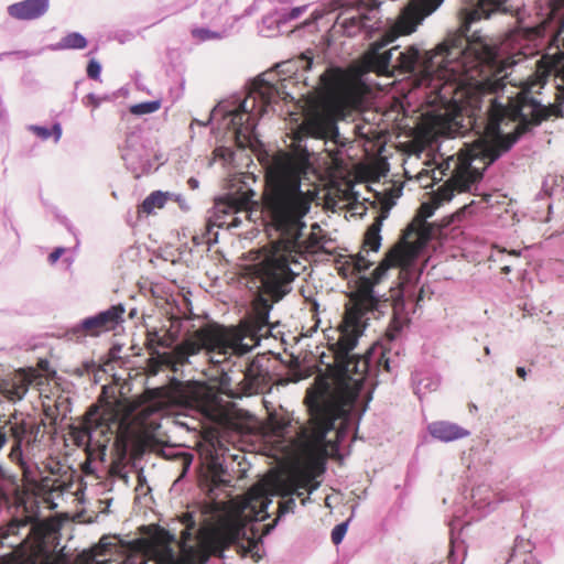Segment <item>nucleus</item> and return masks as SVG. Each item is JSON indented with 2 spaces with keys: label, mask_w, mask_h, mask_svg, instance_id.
Wrapping results in <instances>:
<instances>
[{
  "label": "nucleus",
  "mask_w": 564,
  "mask_h": 564,
  "mask_svg": "<svg viewBox=\"0 0 564 564\" xmlns=\"http://www.w3.org/2000/svg\"><path fill=\"white\" fill-rule=\"evenodd\" d=\"M471 21L489 18L507 0H469ZM443 0H411L401 11L394 25L382 30L370 44L367 53L369 67L378 74L392 76L394 72L414 76L415 87L424 94L425 101L434 108V120L442 115L475 107L477 102L509 88L518 87L507 82L510 68L523 58L538 54L536 33L514 30L499 45L478 41L468 43L460 39L440 44L422 55L415 45L404 51L393 46L382 52L399 35L414 32L425 17L433 13Z\"/></svg>",
  "instance_id": "1"
},
{
  "label": "nucleus",
  "mask_w": 564,
  "mask_h": 564,
  "mask_svg": "<svg viewBox=\"0 0 564 564\" xmlns=\"http://www.w3.org/2000/svg\"><path fill=\"white\" fill-rule=\"evenodd\" d=\"M364 329L361 315H346L337 329L338 338L332 344L334 366L327 375L316 377L307 389L306 425L293 423L288 414L271 415L272 432L283 458L319 460L338 456L341 444L356 431L367 410L381 367L387 372L398 367L397 356H390V346L373 345L365 356L351 354Z\"/></svg>",
  "instance_id": "2"
},
{
  "label": "nucleus",
  "mask_w": 564,
  "mask_h": 564,
  "mask_svg": "<svg viewBox=\"0 0 564 564\" xmlns=\"http://www.w3.org/2000/svg\"><path fill=\"white\" fill-rule=\"evenodd\" d=\"M546 78L545 69L534 72L516 91L508 90L477 102L475 107L452 111L434 120L440 135L455 138L465 135L470 129L477 135L473 144L460 152L449 182L434 192L436 205L452 200L455 191H471L486 169L509 151L520 137L551 117H564L563 95L557 104H544L538 98Z\"/></svg>",
  "instance_id": "3"
},
{
  "label": "nucleus",
  "mask_w": 564,
  "mask_h": 564,
  "mask_svg": "<svg viewBox=\"0 0 564 564\" xmlns=\"http://www.w3.org/2000/svg\"><path fill=\"white\" fill-rule=\"evenodd\" d=\"M316 194L302 189L300 166L286 155L274 156L265 172L261 196V214L268 227L279 234L270 249L263 250L254 263L261 282V294L254 302L249 332L262 335L269 325L271 303L281 301L292 291V282L305 269V253L323 247L317 232L301 240L304 220Z\"/></svg>",
  "instance_id": "4"
},
{
  "label": "nucleus",
  "mask_w": 564,
  "mask_h": 564,
  "mask_svg": "<svg viewBox=\"0 0 564 564\" xmlns=\"http://www.w3.org/2000/svg\"><path fill=\"white\" fill-rule=\"evenodd\" d=\"M289 70V63H283L276 65L274 70L262 73L250 83L243 99L223 100L212 110L207 122L194 119L193 123L206 126L214 122L216 129L228 134L237 147L256 149L260 144L256 132L259 119L271 105L292 98L286 91L289 79L281 77L282 73Z\"/></svg>",
  "instance_id": "5"
},
{
  "label": "nucleus",
  "mask_w": 564,
  "mask_h": 564,
  "mask_svg": "<svg viewBox=\"0 0 564 564\" xmlns=\"http://www.w3.org/2000/svg\"><path fill=\"white\" fill-rule=\"evenodd\" d=\"M421 250L420 237L411 227L402 239L387 252L384 259L373 270L371 278L368 280L369 284H378L390 268L398 267L400 269L399 288L391 290L393 324L387 334L389 341L397 338V333L409 321V303H415L417 306L424 299V288L419 285L422 271L416 264Z\"/></svg>",
  "instance_id": "6"
},
{
  "label": "nucleus",
  "mask_w": 564,
  "mask_h": 564,
  "mask_svg": "<svg viewBox=\"0 0 564 564\" xmlns=\"http://www.w3.org/2000/svg\"><path fill=\"white\" fill-rule=\"evenodd\" d=\"M197 341H187L185 345L176 346L171 352H165L161 359L173 371H177V366H183L188 361L191 355H195L200 348L213 354L212 361L219 364L221 356L224 359L229 355L242 356L250 351V347L241 341L234 333L220 326H207L196 332Z\"/></svg>",
  "instance_id": "7"
},
{
  "label": "nucleus",
  "mask_w": 564,
  "mask_h": 564,
  "mask_svg": "<svg viewBox=\"0 0 564 564\" xmlns=\"http://www.w3.org/2000/svg\"><path fill=\"white\" fill-rule=\"evenodd\" d=\"M380 4L381 0H326L322 9L314 11L313 17L319 20L339 8L356 6V12L345 10L336 17L333 31L349 37L361 35L364 40H372L383 30L377 12Z\"/></svg>",
  "instance_id": "8"
},
{
  "label": "nucleus",
  "mask_w": 564,
  "mask_h": 564,
  "mask_svg": "<svg viewBox=\"0 0 564 564\" xmlns=\"http://www.w3.org/2000/svg\"><path fill=\"white\" fill-rule=\"evenodd\" d=\"M256 180L249 174H236L230 180L229 193L226 200H218L206 223L207 232L210 234L214 227H238L240 220L232 216L238 212L258 210L260 203L254 199L256 192L251 188V183Z\"/></svg>",
  "instance_id": "9"
},
{
  "label": "nucleus",
  "mask_w": 564,
  "mask_h": 564,
  "mask_svg": "<svg viewBox=\"0 0 564 564\" xmlns=\"http://www.w3.org/2000/svg\"><path fill=\"white\" fill-rule=\"evenodd\" d=\"M6 425H9L12 438L9 458L21 467L26 482L36 485L41 470L33 457L34 447L39 442L40 425L31 416L19 419L17 414L11 415Z\"/></svg>",
  "instance_id": "10"
},
{
  "label": "nucleus",
  "mask_w": 564,
  "mask_h": 564,
  "mask_svg": "<svg viewBox=\"0 0 564 564\" xmlns=\"http://www.w3.org/2000/svg\"><path fill=\"white\" fill-rule=\"evenodd\" d=\"M338 110L330 105H324L310 110L299 127L295 141L302 147L303 138L311 137L324 140L325 144L332 142L335 148L327 149L329 156L336 159L339 154L338 148H344L346 141L340 137L337 127Z\"/></svg>",
  "instance_id": "11"
},
{
  "label": "nucleus",
  "mask_w": 564,
  "mask_h": 564,
  "mask_svg": "<svg viewBox=\"0 0 564 564\" xmlns=\"http://www.w3.org/2000/svg\"><path fill=\"white\" fill-rule=\"evenodd\" d=\"M113 421L115 413L109 404L107 406L91 405L78 429L77 443L85 445L87 448L104 452L110 441Z\"/></svg>",
  "instance_id": "12"
},
{
  "label": "nucleus",
  "mask_w": 564,
  "mask_h": 564,
  "mask_svg": "<svg viewBox=\"0 0 564 564\" xmlns=\"http://www.w3.org/2000/svg\"><path fill=\"white\" fill-rule=\"evenodd\" d=\"M124 307L122 304L112 305L94 316L84 318L73 326L68 334L72 338L80 339L86 336L96 337L102 333L113 330L122 321Z\"/></svg>",
  "instance_id": "13"
},
{
  "label": "nucleus",
  "mask_w": 564,
  "mask_h": 564,
  "mask_svg": "<svg viewBox=\"0 0 564 564\" xmlns=\"http://www.w3.org/2000/svg\"><path fill=\"white\" fill-rule=\"evenodd\" d=\"M120 152L126 166L135 177H140L142 174L149 173L152 170L151 159L153 152L147 145L140 130H133L127 134L124 143L120 148Z\"/></svg>",
  "instance_id": "14"
},
{
  "label": "nucleus",
  "mask_w": 564,
  "mask_h": 564,
  "mask_svg": "<svg viewBox=\"0 0 564 564\" xmlns=\"http://www.w3.org/2000/svg\"><path fill=\"white\" fill-rule=\"evenodd\" d=\"M316 488L317 484H313V477L310 474H296L279 482L278 495L282 498L279 503V518L294 512L296 506L294 495L302 497L303 490L312 494Z\"/></svg>",
  "instance_id": "15"
},
{
  "label": "nucleus",
  "mask_w": 564,
  "mask_h": 564,
  "mask_svg": "<svg viewBox=\"0 0 564 564\" xmlns=\"http://www.w3.org/2000/svg\"><path fill=\"white\" fill-rule=\"evenodd\" d=\"M516 497V492L497 494L489 486L480 485L473 489L470 520H479L490 513L496 503L509 500Z\"/></svg>",
  "instance_id": "16"
},
{
  "label": "nucleus",
  "mask_w": 564,
  "mask_h": 564,
  "mask_svg": "<svg viewBox=\"0 0 564 564\" xmlns=\"http://www.w3.org/2000/svg\"><path fill=\"white\" fill-rule=\"evenodd\" d=\"M199 15L205 23L224 26L231 32L238 21V17L232 13L229 0H204Z\"/></svg>",
  "instance_id": "17"
},
{
  "label": "nucleus",
  "mask_w": 564,
  "mask_h": 564,
  "mask_svg": "<svg viewBox=\"0 0 564 564\" xmlns=\"http://www.w3.org/2000/svg\"><path fill=\"white\" fill-rule=\"evenodd\" d=\"M380 227L381 223L377 220L368 228L362 249L357 254L350 256L349 260L346 262V264L351 268L352 273L361 274L371 265L372 262L368 259V253L369 251L377 252L380 249Z\"/></svg>",
  "instance_id": "18"
},
{
  "label": "nucleus",
  "mask_w": 564,
  "mask_h": 564,
  "mask_svg": "<svg viewBox=\"0 0 564 564\" xmlns=\"http://www.w3.org/2000/svg\"><path fill=\"white\" fill-rule=\"evenodd\" d=\"M305 9V6L295 8L283 6L281 8H276L262 18L259 32L265 37L275 36L281 32V28L286 22L300 18Z\"/></svg>",
  "instance_id": "19"
},
{
  "label": "nucleus",
  "mask_w": 564,
  "mask_h": 564,
  "mask_svg": "<svg viewBox=\"0 0 564 564\" xmlns=\"http://www.w3.org/2000/svg\"><path fill=\"white\" fill-rule=\"evenodd\" d=\"M32 383V377L23 369L8 373L0 381V392L10 401L21 400Z\"/></svg>",
  "instance_id": "20"
},
{
  "label": "nucleus",
  "mask_w": 564,
  "mask_h": 564,
  "mask_svg": "<svg viewBox=\"0 0 564 564\" xmlns=\"http://www.w3.org/2000/svg\"><path fill=\"white\" fill-rule=\"evenodd\" d=\"M50 7V0H23L8 7L10 17L17 20H36L43 17Z\"/></svg>",
  "instance_id": "21"
},
{
  "label": "nucleus",
  "mask_w": 564,
  "mask_h": 564,
  "mask_svg": "<svg viewBox=\"0 0 564 564\" xmlns=\"http://www.w3.org/2000/svg\"><path fill=\"white\" fill-rule=\"evenodd\" d=\"M430 435L444 443L454 442L470 435V432L449 421H435L427 425Z\"/></svg>",
  "instance_id": "22"
},
{
  "label": "nucleus",
  "mask_w": 564,
  "mask_h": 564,
  "mask_svg": "<svg viewBox=\"0 0 564 564\" xmlns=\"http://www.w3.org/2000/svg\"><path fill=\"white\" fill-rule=\"evenodd\" d=\"M231 31L224 26L216 24H207L203 21V25L193 26L191 29V36L196 43H204L208 41H220L229 36Z\"/></svg>",
  "instance_id": "23"
},
{
  "label": "nucleus",
  "mask_w": 564,
  "mask_h": 564,
  "mask_svg": "<svg viewBox=\"0 0 564 564\" xmlns=\"http://www.w3.org/2000/svg\"><path fill=\"white\" fill-rule=\"evenodd\" d=\"M160 402L162 405H186L192 401L191 393L183 387L182 383L176 382L169 389L160 390Z\"/></svg>",
  "instance_id": "24"
},
{
  "label": "nucleus",
  "mask_w": 564,
  "mask_h": 564,
  "mask_svg": "<svg viewBox=\"0 0 564 564\" xmlns=\"http://www.w3.org/2000/svg\"><path fill=\"white\" fill-rule=\"evenodd\" d=\"M414 392L419 398L435 391L441 384V377L431 372L416 371L412 376Z\"/></svg>",
  "instance_id": "25"
},
{
  "label": "nucleus",
  "mask_w": 564,
  "mask_h": 564,
  "mask_svg": "<svg viewBox=\"0 0 564 564\" xmlns=\"http://www.w3.org/2000/svg\"><path fill=\"white\" fill-rule=\"evenodd\" d=\"M271 503V499L264 495L262 488H257L254 491L250 492V498L246 503V508L250 509L254 519L265 520L269 516L267 513V509Z\"/></svg>",
  "instance_id": "26"
},
{
  "label": "nucleus",
  "mask_w": 564,
  "mask_h": 564,
  "mask_svg": "<svg viewBox=\"0 0 564 564\" xmlns=\"http://www.w3.org/2000/svg\"><path fill=\"white\" fill-rule=\"evenodd\" d=\"M29 524V519H12L8 524L0 527V546L15 547L19 543L13 540L21 528Z\"/></svg>",
  "instance_id": "27"
},
{
  "label": "nucleus",
  "mask_w": 564,
  "mask_h": 564,
  "mask_svg": "<svg viewBox=\"0 0 564 564\" xmlns=\"http://www.w3.org/2000/svg\"><path fill=\"white\" fill-rule=\"evenodd\" d=\"M173 196L171 192L154 191L139 206V213L150 215L154 209L163 208Z\"/></svg>",
  "instance_id": "28"
},
{
  "label": "nucleus",
  "mask_w": 564,
  "mask_h": 564,
  "mask_svg": "<svg viewBox=\"0 0 564 564\" xmlns=\"http://www.w3.org/2000/svg\"><path fill=\"white\" fill-rule=\"evenodd\" d=\"M319 84L326 94H335L344 85V74L340 69H326L319 75Z\"/></svg>",
  "instance_id": "29"
},
{
  "label": "nucleus",
  "mask_w": 564,
  "mask_h": 564,
  "mask_svg": "<svg viewBox=\"0 0 564 564\" xmlns=\"http://www.w3.org/2000/svg\"><path fill=\"white\" fill-rule=\"evenodd\" d=\"M86 37L78 33L72 32L66 34L58 43L52 46L53 50H83L87 46Z\"/></svg>",
  "instance_id": "30"
},
{
  "label": "nucleus",
  "mask_w": 564,
  "mask_h": 564,
  "mask_svg": "<svg viewBox=\"0 0 564 564\" xmlns=\"http://www.w3.org/2000/svg\"><path fill=\"white\" fill-rule=\"evenodd\" d=\"M29 129L42 140H47L53 135L54 141L58 142L62 137V127L59 123H54L52 129L42 126H30Z\"/></svg>",
  "instance_id": "31"
},
{
  "label": "nucleus",
  "mask_w": 564,
  "mask_h": 564,
  "mask_svg": "<svg viewBox=\"0 0 564 564\" xmlns=\"http://www.w3.org/2000/svg\"><path fill=\"white\" fill-rule=\"evenodd\" d=\"M160 107H161L160 100L145 101V102H140V104L133 105L130 108V111L133 115H147V113L155 112L156 110L160 109Z\"/></svg>",
  "instance_id": "32"
},
{
  "label": "nucleus",
  "mask_w": 564,
  "mask_h": 564,
  "mask_svg": "<svg viewBox=\"0 0 564 564\" xmlns=\"http://www.w3.org/2000/svg\"><path fill=\"white\" fill-rule=\"evenodd\" d=\"M149 340L151 343H156V345L160 347L167 348L174 344V341L176 340V337L174 335H172L171 333L160 335L158 332H154V333H149Z\"/></svg>",
  "instance_id": "33"
},
{
  "label": "nucleus",
  "mask_w": 564,
  "mask_h": 564,
  "mask_svg": "<svg viewBox=\"0 0 564 564\" xmlns=\"http://www.w3.org/2000/svg\"><path fill=\"white\" fill-rule=\"evenodd\" d=\"M347 529H348V522H341L337 525L334 527V529L332 530V534H330V538H332V542L335 544V545H338L339 543H341V541L344 540L346 533H347Z\"/></svg>",
  "instance_id": "34"
},
{
  "label": "nucleus",
  "mask_w": 564,
  "mask_h": 564,
  "mask_svg": "<svg viewBox=\"0 0 564 564\" xmlns=\"http://www.w3.org/2000/svg\"><path fill=\"white\" fill-rule=\"evenodd\" d=\"M557 181L558 178L556 175H547L542 183V188L538 197L541 198L542 195L550 196L552 194L553 187L557 185Z\"/></svg>",
  "instance_id": "35"
},
{
  "label": "nucleus",
  "mask_w": 564,
  "mask_h": 564,
  "mask_svg": "<svg viewBox=\"0 0 564 564\" xmlns=\"http://www.w3.org/2000/svg\"><path fill=\"white\" fill-rule=\"evenodd\" d=\"M106 100H109L108 96H98L96 94L90 93L87 96H85V98L83 99V102L86 106H91L94 109H96L101 105L102 101H106Z\"/></svg>",
  "instance_id": "36"
},
{
  "label": "nucleus",
  "mask_w": 564,
  "mask_h": 564,
  "mask_svg": "<svg viewBox=\"0 0 564 564\" xmlns=\"http://www.w3.org/2000/svg\"><path fill=\"white\" fill-rule=\"evenodd\" d=\"M101 73V65L96 59H90L87 66V76L91 79H99Z\"/></svg>",
  "instance_id": "37"
},
{
  "label": "nucleus",
  "mask_w": 564,
  "mask_h": 564,
  "mask_svg": "<svg viewBox=\"0 0 564 564\" xmlns=\"http://www.w3.org/2000/svg\"><path fill=\"white\" fill-rule=\"evenodd\" d=\"M525 553V552H531V543L530 541H524V540H519L517 539L516 540V545H514V550H513V554H512V557H516L518 555V553Z\"/></svg>",
  "instance_id": "38"
},
{
  "label": "nucleus",
  "mask_w": 564,
  "mask_h": 564,
  "mask_svg": "<svg viewBox=\"0 0 564 564\" xmlns=\"http://www.w3.org/2000/svg\"><path fill=\"white\" fill-rule=\"evenodd\" d=\"M231 530H232V538L235 540H238L240 538L243 539L247 535L246 527L243 524L239 523V522L232 523Z\"/></svg>",
  "instance_id": "39"
},
{
  "label": "nucleus",
  "mask_w": 564,
  "mask_h": 564,
  "mask_svg": "<svg viewBox=\"0 0 564 564\" xmlns=\"http://www.w3.org/2000/svg\"><path fill=\"white\" fill-rule=\"evenodd\" d=\"M64 252H65V248H63V247L56 248L53 252L50 253L48 262L51 264H54L62 257V254Z\"/></svg>",
  "instance_id": "40"
},
{
  "label": "nucleus",
  "mask_w": 564,
  "mask_h": 564,
  "mask_svg": "<svg viewBox=\"0 0 564 564\" xmlns=\"http://www.w3.org/2000/svg\"><path fill=\"white\" fill-rule=\"evenodd\" d=\"M300 63H301V68L303 70H308L312 67L313 59L311 57H307L306 55H303L302 58L300 59Z\"/></svg>",
  "instance_id": "41"
},
{
  "label": "nucleus",
  "mask_w": 564,
  "mask_h": 564,
  "mask_svg": "<svg viewBox=\"0 0 564 564\" xmlns=\"http://www.w3.org/2000/svg\"><path fill=\"white\" fill-rule=\"evenodd\" d=\"M171 200H174L176 203H178L180 207L183 209V210H187L188 209V206L185 202V199L183 198L182 195L180 194H174V196L172 197Z\"/></svg>",
  "instance_id": "42"
},
{
  "label": "nucleus",
  "mask_w": 564,
  "mask_h": 564,
  "mask_svg": "<svg viewBox=\"0 0 564 564\" xmlns=\"http://www.w3.org/2000/svg\"><path fill=\"white\" fill-rule=\"evenodd\" d=\"M187 184H188L189 188H192V189H197L199 186V182L195 177H189L187 181Z\"/></svg>",
  "instance_id": "43"
},
{
  "label": "nucleus",
  "mask_w": 564,
  "mask_h": 564,
  "mask_svg": "<svg viewBox=\"0 0 564 564\" xmlns=\"http://www.w3.org/2000/svg\"><path fill=\"white\" fill-rule=\"evenodd\" d=\"M517 373H518V376H519L520 378H522V379H524V378H525V376H527V371H525V369H524L523 367H518V368H517Z\"/></svg>",
  "instance_id": "44"
},
{
  "label": "nucleus",
  "mask_w": 564,
  "mask_h": 564,
  "mask_svg": "<svg viewBox=\"0 0 564 564\" xmlns=\"http://www.w3.org/2000/svg\"><path fill=\"white\" fill-rule=\"evenodd\" d=\"M311 229H312V231L317 232L318 230H321V227L317 223H315L312 225Z\"/></svg>",
  "instance_id": "45"
},
{
  "label": "nucleus",
  "mask_w": 564,
  "mask_h": 564,
  "mask_svg": "<svg viewBox=\"0 0 564 564\" xmlns=\"http://www.w3.org/2000/svg\"><path fill=\"white\" fill-rule=\"evenodd\" d=\"M213 482H214V485L218 486V479H217L216 475L213 477Z\"/></svg>",
  "instance_id": "46"
},
{
  "label": "nucleus",
  "mask_w": 564,
  "mask_h": 564,
  "mask_svg": "<svg viewBox=\"0 0 564 564\" xmlns=\"http://www.w3.org/2000/svg\"><path fill=\"white\" fill-rule=\"evenodd\" d=\"M502 270H503V272L508 273V272H510V267L506 265L502 268Z\"/></svg>",
  "instance_id": "47"
},
{
  "label": "nucleus",
  "mask_w": 564,
  "mask_h": 564,
  "mask_svg": "<svg viewBox=\"0 0 564 564\" xmlns=\"http://www.w3.org/2000/svg\"><path fill=\"white\" fill-rule=\"evenodd\" d=\"M485 352H486V355H489V354H490V349H489V347H485Z\"/></svg>",
  "instance_id": "48"
},
{
  "label": "nucleus",
  "mask_w": 564,
  "mask_h": 564,
  "mask_svg": "<svg viewBox=\"0 0 564 564\" xmlns=\"http://www.w3.org/2000/svg\"><path fill=\"white\" fill-rule=\"evenodd\" d=\"M511 254H512V256H514V257H518V256L520 254V252L512 251V253H511Z\"/></svg>",
  "instance_id": "49"
},
{
  "label": "nucleus",
  "mask_w": 564,
  "mask_h": 564,
  "mask_svg": "<svg viewBox=\"0 0 564 564\" xmlns=\"http://www.w3.org/2000/svg\"><path fill=\"white\" fill-rule=\"evenodd\" d=\"M308 498L302 499V503L305 505Z\"/></svg>",
  "instance_id": "50"
},
{
  "label": "nucleus",
  "mask_w": 564,
  "mask_h": 564,
  "mask_svg": "<svg viewBox=\"0 0 564 564\" xmlns=\"http://www.w3.org/2000/svg\"><path fill=\"white\" fill-rule=\"evenodd\" d=\"M63 223L67 225V218L64 217Z\"/></svg>",
  "instance_id": "51"
}]
</instances>
